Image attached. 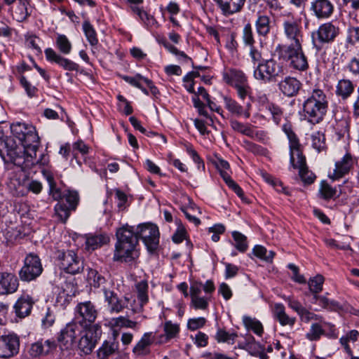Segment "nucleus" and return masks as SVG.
I'll return each mask as SVG.
<instances>
[{"mask_svg":"<svg viewBox=\"0 0 359 359\" xmlns=\"http://www.w3.org/2000/svg\"><path fill=\"white\" fill-rule=\"evenodd\" d=\"M285 36L291 43L279 48L280 57L289 62L290 66L298 71H306L309 68L307 57L304 55L302 42L303 40L302 20L286 19L283 22Z\"/></svg>","mask_w":359,"mask_h":359,"instance_id":"f257e3e1","label":"nucleus"},{"mask_svg":"<svg viewBox=\"0 0 359 359\" xmlns=\"http://www.w3.org/2000/svg\"><path fill=\"white\" fill-rule=\"evenodd\" d=\"M116 236L117 241L113 260L130 263L137 259L140 255L137 249L139 240L137 227L126 224L117 229Z\"/></svg>","mask_w":359,"mask_h":359,"instance_id":"f03ea898","label":"nucleus"},{"mask_svg":"<svg viewBox=\"0 0 359 359\" xmlns=\"http://www.w3.org/2000/svg\"><path fill=\"white\" fill-rule=\"evenodd\" d=\"M302 107L305 120L313 125L320 123L328 109V100L325 93L319 88L313 89L304 101Z\"/></svg>","mask_w":359,"mask_h":359,"instance_id":"7ed1b4c3","label":"nucleus"},{"mask_svg":"<svg viewBox=\"0 0 359 359\" xmlns=\"http://www.w3.org/2000/svg\"><path fill=\"white\" fill-rule=\"evenodd\" d=\"M13 144L12 140L1 142L0 146L4 145L6 147V151L0 149V156L5 161H11L14 165L21 167L25 171L31 169L35 164L41 163L39 160L34 161L36 153L34 154L30 149H28V151L25 149L23 158L15 156L16 152Z\"/></svg>","mask_w":359,"mask_h":359,"instance_id":"20e7f679","label":"nucleus"},{"mask_svg":"<svg viewBox=\"0 0 359 359\" xmlns=\"http://www.w3.org/2000/svg\"><path fill=\"white\" fill-rule=\"evenodd\" d=\"M11 129L13 136L18 140L24 149L27 151L30 149L35 154L39 140L35 127L25 123L18 122L13 123Z\"/></svg>","mask_w":359,"mask_h":359,"instance_id":"39448f33","label":"nucleus"},{"mask_svg":"<svg viewBox=\"0 0 359 359\" xmlns=\"http://www.w3.org/2000/svg\"><path fill=\"white\" fill-rule=\"evenodd\" d=\"M223 80L226 83L234 88L237 96L241 100L251 97L252 88L245 73L237 69H229L222 73Z\"/></svg>","mask_w":359,"mask_h":359,"instance_id":"423d86ee","label":"nucleus"},{"mask_svg":"<svg viewBox=\"0 0 359 359\" xmlns=\"http://www.w3.org/2000/svg\"><path fill=\"white\" fill-rule=\"evenodd\" d=\"M284 74L283 65L273 59L263 60L255 68L253 76L256 80L266 83L276 81Z\"/></svg>","mask_w":359,"mask_h":359,"instance_id":"0eeeda50","label":"nucleus"},{"mask_svg":"<svg viewBox=\"0 0 359 359\" xmlns=\"http://www.w3.org/2000/svg\"><path fill=\"white\" fill-rule=\"evenodd\" d=\"M74 312V320L84 328H92L98 315L96 306L90 301L79 303L75 307Z\"/></svg>","mask_w":359,"mask_h":359,"instance_id":"6e6552de","label":"nucleus"},{"mask_svg":"<svg viewBox=\"0 0 359 359\" xmlns=\"http://www.w3.org/2000/svg\"><path fill=\"white\" fill-rule=\"evenodd\" d=\"M339 34V28L337 26L330 22H325L311 33L313 44L317 50H320V45L333 42Z\"/></svg>","mask_w":359,"mask_h":359,"instance_id":"1a4fd4ad","label":"nucleus"},{"mask_svg":"<svg viewBox=\"0 0 359 359\" xmlns=\"http://www.w3.org/2000/svg\"><path fill=\"white\" fill-rule=\"evenodd\" d=\"M43 271L41 259L39 256L28 254L24 260V265L19 271V276L22 281H31L39 277Z\"/></svg>","mask_w":359,"mask_h":359,"instance_id":"9d476101","label":"nucleus"},{"mask_svg":"<svg viewBox=\"0 0 359 359\" xmlns=\"http://www.w3.org/2000/svg\"><path fill=\"white\" fill-rule=\"evenodd\" d=\"M138 238H141L147 250L152 252L156 250L159 243V231L154 224H143L137 226Z\"/></svg>","mask_w":359,"mask_h":359,"instance_id":"9b49d317","label":"nucleus"},{"mask_svg":"<svg viewBox=\"0 0 359 359\" xmlns=\"http://www.w3.org/2000/svg\"><path fill=\"white\" fill-rule=\"evenodd\" d=\"M57 258L60 261L61 267L71 274L80 273L83 269V261L73 250L57 252Z\"/></svg>","mask_w":359,"mask_h":359,"instance_id":"f8f14e48","label":"nucleus"},{"mask_svg":"<svg viewBox=\"0 0 359 359\" xmlns=\"http://www.w3.org/2000/svg\"><path fill=\"white\" fill-rule=\"evenodd\" d=\"M101 332V327L98 324L83 330L79 341V348L85 354L90 353Z\"/></svg>","mask_w":359,"mask_h":359,"instance_id":"ddd939ff","label":"nucleus"},{"mask_svg":"<svg viewBox=\"0 0 359 359\" xmlns=\"http://www.w3.org/2000/svg\"><path fill=\"white\" fill-rule=\"evenodd\" d=\"M83 326L81 325L76 320L68 323L66 327L62 329L57 338L58 341L66 348H69L75 341L76 338L82 334Z\"/></svg>","mask_w":359,"mask_h":359,"instance_id":"4468645a","label":"nucleus"},{"mask_svg":"<svg viewBox=\"0 0 359 359\" xmlns=\"http://www.w3.org/2000/svg\"><path fill=\"white\" fill-rule=\"evenodd\" d=\"M19 346V339L15 334L0 337V358H7L17 354Z\"/></svg>","mask_w":359,"mask_h":359,"instance_id":"2eb2a0df","label":"nucleus"},{"mask_svg":"<svg viewBox=\"0 0 359 359\" xmlns=\"http://www.w3.org/2000/svg\"><path fill=\"white\" fill-rule=\"evenodd\" d=\"M310 11L318 19L329 18L334 12V4L330 0H313Z\"/></svg>","mask_w":359,"mask_h":359,"instance_id":"dca6fc26","label":"nucleus"},{"mask_svg":"<svg viewBox=\"0 0 359 359\" xmlns=\"http://www.w3.org/2000/svg\"><path fill=\"white\" fill-rule=\"evenodd\" d=\"M19 287V281L14 273L0 272V295L15 293Z\"/></svg>","mask_w":359,"mask_h":359,"instance_id":"f3484780","label":"nucleus"},{"mask_svg":"<svg viewBox=\"0 0 359 359\" xmlns=\"http://www.w3.org/2000/svg\"><path fill=\"white\" fill-rule=\"evenodd\" d=\"M6 188L13 197L27 196L26 178L20 179L16 174L12 172L6 182Z\"/></svg>","mask_w":359,"mask_h":359,"instance_id":"a211bd4d","label":"nucleus"},{"mask_svg":"<svg viewBox=\"0 0 359 359\" xmlns=\"http://www.w3.org/2000/svg\"><path fill=\"white\" fill-rule=\"evenodd\" d=\"M44 53L48 61L56 63L65 70L77 71L79 69V65L76 63L62 57L51 48L45 49Z\"/></svg>","mask_w":359,"mask_h":359,"instance_id":"6ab92c4d","label":"nucleus"},{"mask_svg":"<svg viewBox=\"0 0 359 359\" xmlns=\"http://www.w3.org/2000/svg\"><path fill=\"white\" fill-rule=\"evenodd\" d=\"M295 158L297 159V161L295 163L294 159L292 163L290 162L292 166L294 169H299V177L304 183L307 184H312L316 179V176L311 171L308 170L306 164V158L305 156H303L302 152L296 154Z\"/></svg>","mask_w":359,"mask_h":359,"instance_id":"aec40b11","label":"nucleus"},{"mask_svg":"<svg viewBox=\"0 0 359 359\" xmlns=\"http://www.w3.org/2000/svg\"><path fill=\"white\" fill-rule=\"evenodd\" d=\"M224 103L225 108L232 114L236 115L237 116H243L246 118H248L250 116V108L251 107V104L248 103L245 107H243L236 100L234 99L225 96L224 97Z\"/></svg>","mask_w":359,"mask_h":359,"instance_id":"412c9836","label":"nucleus"},{"mask_svg":"<svg viewBox=\"0 0 359 359\" xmlns=\"http://www.w3.org/2000/svg\"><path fill=\"white\" fill-rule=\"evenodd\" d=\"M280 90L287 97L296 95L302 87L301 82L294 77L286 76L278 84Z\"/></svg>","mask_w":359,"mask_h":359,"instance_id":"4be33fe9","label":"nucleus"},{"mask_svg":"<svg viewBox=\"0 0 359 359\" xmlns=\"http://www.w3.org/2000/svg\"><path fill=\"white\" fill-rule=\"evenodd\" d=\"M34 303L32 298L29 295H22L14 305V309L17 316L22 318L29 316Z\"/></svg>","mask_w":359,"mask_h":359,"instance_id":"5701e85b","label":"nucleus"},{"mask_svg":"<svg viewBox=\"0 0 359 359\" xmlns=\"http://www.w3.org/2000/svg\"><path fill=\"white\" fill-rule=\"evenodd\" d=\"M224 15H233L241 11L246 0H213Z\"/></svg>","mask_w":359,"mask_h":359,"instance_id":"b1692460","label":"nucleus"},{"mask_svg":"<svg viewBox=\"0 0 359 359\" xmlns=\"http://www.w3.org/2000/svg\"><path fill=\"white\" fill-rule=\"evenodd\" d=\"M256 32L259 36H266L273 28V22L269 15L259 13L255 22Z\"/></svg>","mask_w":359,"mask_h":359,"instance_id":"393cba45","label":"nucleus"},{"mask_svg":"<svg viewBox=\"0 0 359 359\" xmlns=\"http://www.w3.org/2000/svg\"><path fill=\"white\" fill-rule=\"evenodd\" d=\"M109 242V237L106 233H89L86 235L85 248L93 251Z\"/></svg>","mask_w":359,"mask_h":359,"instance_id":"a878e982","label":"nucleus"},{"mask_svg":"<svg viewBox=\"0 0 359 359\" xmlns=\"http://www.w3.org/2000/svg\"><path fill=\"white\" fill-rule=\"evenodd\" d=\"M353 158L350 154H346L340 161L335 163V169L332 175H330L333 180L339 179L346 175L353 165Z\"/></svg>","mask_w":359,"mask_h":359,"instance_id":"bb28decb","label":"nucleus"},{"mask_svg":"<svg viewBox=\"0 0 359 359\" xmlns=\"http://www.w3.org/2000/svg\"><path fill=\"white\" fill-rule=\"evenodd\" d=\"M153 343L152 332H146L133 349V353L138 356H144L150 353V346Z\"/></svg>","mask_w":359,"mask_h":359,"instance_id":"cd10ccee","label":"nucleus"},{"mask_svg":"<svg viewBox=\"0 0 359 359\" xmlns=\"http://www.w3.org/2000/svg\"><path fill=\"white\" fill-rule=\"evenodd\" d=\"M55 347L56 344L53 341H39L32 345L29 353L32 356L38 357L49 353L50 351L55 349Z\"/></svg>","mask_w":359,"mask_h":359,"instance_id":"c85d7f7f","label":"nucleus"},{"mask_svg":"<svg viewBox=\"0 0 359 359\" xmlns=\"http://www.w3.org/2000/svg\"><path fill=\"white\" fill-rule=\"evenodd\" d=\"M283 130L287 135L290 142V162L292 163L293 160L295 159V155L298 153L302 152L300 150V144L297 135L294 133L292 130L291 126L289 124H285L283 126Z\"/></svg>","mask_w":359,"mask_h":359,"instance_id":"c756f323","label":"nucleus"},{"mask_svg":"<svg viewBox=\"0 0 359 359\" xmlns=\"http://www.w3.org/2000/svg\"><path fill=\"white\" fill-rule=\"evenodd\" d=\"M135 292L137 294V300L139 301V306L133 308V310L135 312H139L142 311V307L149 301L148 297V283L146 280H141L137 282L135 285Z\"/></svg>","mask_w":359,"mask_h":359,"instance_id":"7c9ffc66","label":"nucleus"},{"mask_svg":"<svg viewBox=\"0 0 359 359\" xmlns=\"http://www.w3.org/2000/svg\"><path fill=\"white\" fill-rule=\"evenodd\" d=\"M118 350V342L114 337L105 340L97 350V354L100 359H105L114 354Z\"/></svg>","mask_w":359,"mask_h":359,"instance_id":"2f4dec72","label":"nucleus"},{"mask_svg":"<svg viewBox=\"0 0 359 359\" xmlns=\"http://www.w3.org/2000/svg\"><path fill=\"white\" fill-rule=\"evenodd\" d=\"M106 302H108L110 311L111 312L118 313L125 307L121 300L118 299L116 293L104 287L102 288Z\"/></svg>","mask_w":359,"mask_h":359,"instance_id":"473e14b6","label":"nucleus"},{"mask_svg":"<svg viewBox=\"0 0 359 359\" xmlns=\"http://www.w3.org/2000/svg\"><path fill=\"white\" fill-rule=\"evenodd\" d=\"M273 316L283 326H293L296 322L295 318L290 317L285 313V307L282 304H276L274 305Z\"/></svg>","mask_w":359,"mask_h":359,"instance_id":"72a5a7b5","label":"nucleus"},{"mask_svg":"<svg viewBox=\"0 0 359 359\" xmlns=\"http://www.w3.org/2000/svg\"><path fill=\"white\" fill-rule=\"evenodd\" d=\"M130 9L134 14L138 15L140 20L142 22L147 29L158 27V23L154 17L147 13L142 8L138 6H131Z\"/></svg>","mask_w":359,"mask_h":359,"instance_id":"f704fd0d","label":"nucleus"},{"mask_svg":"<svg viewBox=\"0 0 359 359\" xmlns=\"http://www.w3.org/2000/svg\"><path fill=\"white\" fill-rule=\"evenodd\" d=\"M354 85L349 79H341L336 86V95L342 100L348 99L354 91Z\"/></svg>","mask_w":359,"mask_h":359,"instance_id":"c9c22d12","label":"nucleus"},{"mask_svg":"<svg viewBox=\"0 0 359 359\" xmlns=\"http://www.w3.org/2000/svg\"><path fill=\"white\" fill-rule=\"evenodd\" d=\"M29 3L27 0H18V4L13 11V17L18 22H23L30 15L28 11Z\"/></svg>","mask_w":359,"mask_h":359,"instance_id":"e433bc0d","label":"nucleus"},{"mask_svg":"<svg viewBox=\"0 0 359 359\" xmlns=\"http://www.w3.org/2000/svg\"><path fill=\"white\" fill-rule=\"evenodd\" d=\"M164 335L161 336V342H165L177 336L180 332L179 325L172 323L171 321H166L163 326Z\"/></svg>","mask_w":359,"mask_h":359,"instance_id":"4c0bfd02","label":"nucleus"},{"mask_svg":"<svg viewBox=\"0 0 359 359\" xmlns=\"http://www.w3.org/2000/svg\"><path fill=\"white\" fill-rule=\"evenodd\" d=\"M87 279L90 285L94 287H100L106 280L97 270L90 269L88 271Z\"/></svg>","mask_w":359,"mask_h":359,"instance_id":"58836bf2","label":"nucleus"},{"mask_svg":"<svg viewBox=\"0 0 359 359\" xmlns=\"http://www.w3.org/2000/svg\"><path fill=\"white\" fill-rule=\"evenodd\" d=\"M57 48L65 55H68L72 50V43L68 38L64 34H58L55 39Z\"/></svg>","mask_w":359,"mask_h":359,"instance_id":"ea45409f","label":"nucleus"},{"mask_svg":"<svg viewBox=\"0 0 359 359\" xmlns=\"http://www.w3.org/2000/svg\"><path fill=\"white\" fill-rule=\"evenodd\" d=\"M359 337V332L356 330H353L349 331L345 336H343L340 338L339 342L341 344L344 346L346 351L348 354H351L352 351L351 349L348 345L349 341L355 342L358 340V338Z\"/></svg>","mask_w":359,"mask_h":359,"instance_id":"a19ab883","label":"nucleus"},{"mask_svg":"<svg viewBox=\"0 0 359 359\" xmlns=\"http://www.w3.org/2000/svg\"><path fill=\"white\" fill-rule=\"evenodd\" d=\"M82 27L88 41L91 46H95L98 43V39L93 25L89 21L86 20L83 22Z\"/></svg>","mask_w":359,"mask_h":359,"instance_id":"79ce46f5","label":"nucleus"},{"mask_svg":"<svg viewBox=\"0 0 359 359\" xmlns=\"http://www.w3.org/2000/svg\"><path fill=\"white\" fill-rule=\"evenodd\" d=\"M229 123L232 130L246 136H252L251 128L252 126L249 123H243L234 118H231L229 121Z\"/></svg>","mask_w":359,"mask_h":359,"instance_id":"37998d69","label":"nucleus"},{"mask_svg":"<svg viewBox=\"0 0 359 359\" xmlns=\"http://www.w3.org/2000/svg\"><path fill=\"white\" fill-rule=\"evenodd\" d=\"M313 298L318 302L319 304L325 309L337 311L341 309L339 304L334 300H330L325 296L315 294Z\"/></svg>","mask_w":359,"mask_h":359,"instance_id":"c03bdc74","label":"nucleus"},{"mask_svg":"<svg viewBox=\"0 0 359 359\" xmlns=\"http://www.w3.org/2000/svg\"><path fill=\"white\" fill-rule=\"evenodd\" d=\"M319 192L322 197L325 200H329L339 196L337 189L332 187L325 181H323L321 182Z\"/></svg>","mask_w":359,"mask_h":359,"instance_id":"a18cd8bd","label":"nucleus"},{"mask_svg":"<svg viewBox=\"0 0 359 359\" xmlns=\"http://www.w3.org/2000/svg\"><path fill=\"white\" fill-rule=\"evenodd\" d=\"M72 210L63 202H59L55 206V215L62 222H65L67 220Z\"/></svg>","mask_w":359,"mask_h":359,"instance_id":"49530a36","label":"nucleus"},{"mask_svg":"<svg viewBox=\"0 0 359 359\" xmlns=\"http://www.w3.org/2000/svg\"><path fill=\"white\" fill-rule=\"evenodd\" d=\"M238 334L236 332L229 333L222 329H218L216 334L215 339L219 342L227 343L233 344L235 341Z\"/></svg>","mask_w":359,"mask_h":359,"instance_id":"de8ad7c7","label":"nucleus"},{"mask_svg":"<svg viewBox=\"0 0 359 359\" xmlns=\"http://www.w3.org/2000/svg\"><path fill=\"white\" fill-rule=\"evenodd\" d=\"M254 255L268 262H272L275 253L273 251H267L266 249L262 245H255L253 248Z\"/></svg>","mask_w":359,"mask_h":359,"instance_id":"09e8293b","label":"nucleus"},{"mask_svg":"<svg viewBox=\"0 0 359 359\" xmlns=\"http://www.w3.org/2000/svg\"><path fill=\"white\" fill-rule=\"evenodd\" d=\"M232 236L235 241L236 248L241 252H245L248 247L246 236L238 231H233Z\"/></svg>","mask_w":359,"mask_h":359,"instance_id":"8fccbe9b","label":"nucleus"},{"mask_svg":"<svg viewBox=\"0 0 359 359\" xmlns=\"http://www.w3.org/2000/svg\"><path fill=\"white\" fill-rule=\"evenodd\" d=\"M324 283V277L321 275H317L309 280V287L310 291L315 294H317L323 290V285Z\"/></svg>","mask_w":359,"mask_h":359,"instance_id":"3c124183","label":"nucleus"},{"mask_svg":"<svg viewBox=\"0 0 359 359\" xmlns=\"http://www.w3.org/2000/svg\"><path fill=\"white\" fill-rule=\"evenodd\" d=\"M351 121H337L333 123V128L335 130L336 134L339 137H344L346 135L349 134Z\"/></svg>","mask_w":359,"mask_h":359,"instance_id":"603ef678","label":"nucleus"},{"mask_svg":"<svg viewBox=\"0 0 359 359\" xmlns=\"http://www.w3.org/2000/svg\"><path fill=\"white\" fill-rule=\"evenodd\" d=\"M243 323L248 328L254 331L258 335H261L263 332V327L260 322L248 316L243 317Z\"/></svg>","mask_w":359,"mask_h":359,"instance_id":"864d4df0","label":"nucleus"},{"mask_svg":"<svg viewBox=\"0 0 359 359\" xmlns=\"http://www.w3.org/2000/svg\"><path fill=\"white\" fill-rule=\"evenodd\" d=\"M215 164L224 182H226V176H227L228 177H231L228 172L230 169V165L226 161L222 158H217L215 161Z\"/></svg>","mask_w":359,"mask_h":359,"instance_id":"5fc2aeb1","label":"nucleus"},{"mask_svg":"<svg viewBox=\"0 0 359 359\" xmlns=\"http://www.w3.org/2000/svg\"><path fill=\"white\" fill-rule=\"evenodd\" d=\"M324 334L322 327L318 323L312 324L311 329L306 333V338L310 341H316Z\"/></svg>","mask_w":359,"mask_h":359,"instance_id":"6e6d98bb","label":"nucleus"},{"mask_svg":"<svg viewBox=\"0 0 359 359\" xmlns=\"http://www.w3.org/2000/svg\"><path fill=\"white\" fill-rule=\"evenodd\" d=\"M191 304L195 309L205 310L208 306L210 297L198 296L191 299Z\"/></svg>","mask_w":359,"mask_h":359,"instance_id":"4d7b16f0","label":"nucleus"},{"mask_svg":"<svg viewBox=\"0 0 359 359\" xmlns=\"http://www.w3.org/2000/svg\"><path fill=\"white\" fill-rule=\"evenodd\" d=\"M312 147L320 152L325 147V136L323 134L318 132L312 135Z\"/></svg>","mask_w":359,"mask_h":359,"instance_id":"13d9d810","label":"nucleus"},{"mask_svg":"<svg viewBox=\"0 0 359 359\" xmlns=\"http://www.w3.org/2000/svg\"><path fill=\"white\" fill-rule=\"evenodd\" d=\"M207 320L203 317L189 318L187 321V328L189 330L195 331L204 327Z\"/></svg>","mask_w":359,"mask_h":359,"instance_id":"bf43d9fd","label":"nucleus"},{"mask_svg":"<svg viewBox=\"0 0 359 359\" xmlns=\"http://www.w3.org/2000/svg\"><path fill=\"white\" fill-rule=\"evenodd\" d=\"M175 222L177 224V229L172 236V241L175 243H180L185 238L187 231L180 220H176Z\"/></svg>","mask_w":359,"mask_h":359,"instance_id":"052dcab7","label":"nucleus"},{"mask_svg":"<svg viewBox=\"0 0 359 359\" xmlns=\"http://www.w3.org/2000/svg\"><path fill=\"white\" fill-rule=\"evenodd\" d=\"M243 39L244 43L248 46H252L255 43L252 29L250 23L246 24L243 28Z\"/></svg>","mask_w":359,"mask_h":359,"instance_id":"680f3d73","label":"nucleus"},{"mask_svg":"<svg viewBox=\"0 0 359 359\" xmlns=\"http://www.w3.org/2000/svg\"><path fill=\"white\" fill-rule=\"evenodd\" d=\"M26 188H27V195L29 191L32 192L35 194H39L41 193L43 189L42 184L37 180H31L28 181L26 179Z\"/></svg>","mask_w":359,"mask_h":359,"instance_id":"e2e57ef3","label":"nucleus"},{"mask_svg":"<svg viewBox=\"0 0 359 359\" xmlns=\"http://www.w3.org/2000/svg\"><path fill=\"white\" fill-rule=\"evenodd\" d=\"M40 39L35 35H27L25 36V43L28 48L35 50L37 53H41V49L39 46Z\"/></svg>","mask_w":359,"mask_h":359,"instance_id":"0e129e2a","label":"nucleus"},{"mask_svg":"<svg viewBox=\"0 0 359 359\" xmlns=\"http://www.w3.org/2000/svg\"><path fill=\"white\" fill-rule=\"evenodd\" d=\"M113 322L116 326L126 327L130 328H134L137 323L132 321L125 316H119L118 318H113Z\"/></svg>","mask_w":359,"mask_h":359,"instance_id":"69168bd1","label":"nucleus"},{"mask_svg":"<svg viewBox=\"0 0 359 359\" xmlns=\"http://www.w3.org/2000/svg\"><path fill=\"white\" fill-rule=\"evenodd\" d=\"M66 202L70 209L75 210L79 203V194L76 191H69L65 196Z\"/></svg>","mask_w":359,"mask_h":359,"instance_id":"338daca9","label":"nucleus"},{"mask_svg":"<svg viewBox=\"0 0 359 359\" xmlns=\"http://www.w3.org/2000/svg\"><path fill=\"white\" fill-rule=\"evenodd\" d=\"M300 319L305 322L309 323L311 320L321 321L322 317L319 316L304 308L302 312L299 314Z\"/></svg>","mask_w":359,"mask_h":359,"instance_id":"774afa93","label":"nucleus"}]
</instances>
